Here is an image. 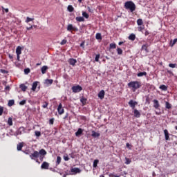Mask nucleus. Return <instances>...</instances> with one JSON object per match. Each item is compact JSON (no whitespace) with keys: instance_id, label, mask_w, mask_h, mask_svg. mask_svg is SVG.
Here are the masks:
<instances>
[{"instance_id":"1","label":"nucleus","mask_w":177,"mask_h":177,"mask_svg":"<svg viewBox=\"0 0 177 177\" xmlns=\"http://www.w3.org/2000/svg\"><path fill=\"white\" fill-rule=\"evenodd\" d=\"M128 86L133 91V92H136V90L142 87V82L138 81H131L128 83Z\"/></svg>"},{"instance_id":"2","label":"nucleus","mask_w":177,"mask_h":177,"mask_svg":"<svg viewBox=\"0 0 177 177\" xmlns=\"http://www.w3.org/2000/svg\"><path fill=\"white\" fill-rule=\"evenodd\" d=\"M124 6L127 10H129L131 13L136 10V5L132 1H126Z\"/></svg>"},{"instance_id":"3","label":"nucleus","mask_w":177,"mask_h":177,"mask_svg":"<svg viewBox=\"0 0 177 177\" xmlns=\"http://www.w3.org/2000/svg\"><path fill=\"white\" fill-rule=\"evenodd\" d=\"M17 60L20 62V55H21V47L20 46H17L16 48Z\"/></svg>"},{"instance_id":"4","label":"nucleus","mask_w":177,"mask_h":177,"mask_svg":"<svg viewBox=\"0 0 177 177\" xmlns=\"http://www.w3.org/2000/svg\"><path fill=\"white\" fill-rule=\"evenodd\" d=\"M72 91L74 93H78V92L82 91V87L80 85L74 86L72 87Z\"/></svg>"},{"instance_id":"5","label":"nucleus","mask_w":177,"mask_h":177,"mask_svg":"<svg viewBox=\"0 0 177 177\" xmlns=\"http://www.w3.org/2000/svg\"><path fill=\"white\" fill-rule=\"evenodd\" d=\"M138 102L133 101V100H130L129 102V106L131 107L133 110H135V107L137 106Z\"/></svg>"},{"instance_id":"6","label":"nucleus","mask_w":177,"mask_h":177,"mask_svg":"<svg viewBox=\"0 0 177 177\" xmlns=\"http://www.w3.org/2000/svg\"><path fill=\"white\" fill-rule=\"evenodd\" d=\"M38 157H39V153L38 151H35L33 153L30 154V158L31 160H34V158H38Z\"/></svg>"},{"instance_id":"7","label":"nucleus","mask_w":177,"mask_h":177,"mask_svg":"<svg viewBox=\"0 0 177 177\" xmlns=\"http://www.w3.org/2000/svg\"><path fill=\"white\" fill-rule=\"evenodd\" d=\"M24 133V127H20L15 133V136H18V135H22Z\"/></svg>"},{"instance_id":"8","label":"nucleus","mask_w":177,"mask_h":177,"mask_svg":"<svg viewBox=\"0 0 177 177\" xmlns=\"http://www.w3.org/2000/svg\"><path fill=\"white\" fill-rule=\"evenodd\" d=\"M57 111L59 115H62V114L64 113V109H63V105L62 104H59L57 107Z\"/></svg>"},{"instance_id":"9","label":"nucleus","mask_w":177,"mask_h":177,"mask_svg":"<svg viewBox=\"0 0 177 177\" xmlns=\"http://www.w3.org/2000/svg\"><path fill=\"white\" fill-rule=\"evenodd\" d=\"M71 171L72 172V174H74L75 175V174H81V169H80V168L78 167L72 168Z\"/></svg>"},{"instance_id":"10","label":"nucleus","mask_w":177,"mask_h":177,"mask_svg":"<svg viewBox=\"0 0 177 177\" xmlns=\"http://www.w3.org/2000/svg\"><path fill=\"white\" fill-rule=\"evenodd\" d=\"M72 30L74 31H78V28L73 27V24H68L67 26V31H71Z\"/></svg>"},{"instance_id":"11","label":"nucleus","mask_w":177,"mask_h":177,"mask_svg":"<svg viewBox=\"0 0 177 177\" xmlns=\"http://www.w3.org/2000/svg\"><path fill=\"white\" fill-rule=\"evenodd\" d=\"M41 169H49V163H48L47 162H44L41 164Z\"/></svg>"},{"instance_id":"12","label":"nucleus","mask_w":177,"mask_h":177,"mask_svg":"<svg viewBox=\"0 0 177 177\" xmlns=\"http://www.w3.org/2000/svg\"><path fill=\"white\" fill-rule=\"evenodd\" d=\"M151 45V44L150 43H146L145 44L142 45V50H145V52H149V50H147V48H149V46H150Z\"/></svg>"},{"instance_id":"13","label":"nucleus","mask_w":177,"mask_h":177,"mask_svg":"<svg viewBox=\"0 0 177 177\" xmlns=\"http://www.w3.org/2000/svg\"><path fill=\"white\" fill-rule=\"evenodd\" d=\"M68 63L69 64H71V66H75V63H77V59L74 58H71L68 60Z\"/></svg>"},{"instance_id":"14","label":"nucleus","mask_w":177,"mask_h":177,"mask_svg":"<svg viewBox=\"0 0 177 177\" xmlns=\"http://www.w3.org/2000/svg\"><path fill=\"white\" fill-rule=\"evenodd\" d=\"M98 97L101 100L104 99V90H102L98 93Z\"/></svg>"},{"instance_id":"15","label":"nucleus","mask_w":177,"mask_h":177,"mask_svg":"<svg viewBox=\"0 0 177 177\" xmlns=\"http://www.w3.org/2000/svg\"><path fill=\"white\" fill-rule=\"evenodd\" d=\"M133 113L134 117H136V118H140V112H139L138 109H134Z\"/></svg>"},{"instance_id":"16","label":"nucleus","mask_w":177,"mask_h":177,"mask_svg":"<svg viewBox=\"0 0 177 177\" xmlns=\"http://www.w3.org/2000/svg\"><path fill=\"white\" fill-rule=\"evenodd\" d=\"M164 133H165V140H169V133L168 132V130L165 129Z\"/></svg>"},{"instance_id":"17","label":"nucleus","mask_w":177,"mask_h":177,"mask_svg":"<svg viewBox=\"0 0 177 177\" xmlns=\"http://www.w3.org/2000/svg\"><path fill=\"white\" fill-rule=\"evenodd\" d=\"M153 107L156 109L160 107V103L158 102V100H153Z\"/></svg>"},{"instance_id":"18","label":"nucleus","mask_w":177,"mask_h":177,"mask_svg":"<svg viewBox=\"0 0 177 177\" xmlns=\"http://www.w3.org/2000/svg\"><path fill=\"white\" fill-rule=\"evenodd\" d=\"M37 86H38V82H35L32 83V91H33V92H35V90L37 89Z\"/></svg>"},{"instance_id":"19","label":"nucleus","mask_w":177,"mask_h":177,"mask_svg":"<svg viewBox=\"0 0 177 177\" xmlns=\"http://www.w3.org/2000/svg\"><path fill=\"white\" fill-rule=\"evenodd\" d=\"M159 89H161V91H164L166 92V91H168V86H165V84H162L159 86Z\"/></svg>"},{"instance_id":"20","label":"nucleus","mask_w":177,"mask_h":177,"mask_svg":"<svg viewBox=\"0 0 177 177\" xmlns=\"http://www.w3.org/2000/svg\"><path fill=\"white\" fill-rule=\"evenodd\" d=\"M91 136L93 138H99V136H100V133L95 132V131H92Z\"/></svg>"},{"instance_id":"21","label":"nucleus","mask_w":177,"mask_h":177,"mask_svg":"<svg viewBox=\"0 0 177 177\" xmlns=\"http://www.w3.org/2000/svg\"><path fill=\"white\" fill-rule=\"evenodd\" d=\"M82 132H83L82 129L81 128L78 129L77 132H75V136H77V137L81 136V135H82Z\"/></svg>"},{"instance_id":"22","label":"nucleus","mask_w":177,"mask_h":177,"mask_svg":"<svg viewBox=\"0 0 177 177\" xmlns=\"http://www.w3.org/2000/svg\"><path fill=\"white\" fill-rule=\"evenodd\" d=\"M39 156H46V151L44 149H41L39 151Z\"/></svg>"},{"instance_id":"23","label":"nucleus","mask_w":177,"mask_h":177,"mask_svg":"<svg viewBox=\"0 0 177 177\" xmlns=\"http://www.w3.org/2000/svg\"><path fill=\"white\" fill-rule=\"evenodd\" d=\"M47 70H48V66H44L41 68V73H42V74H46Z\"/></svg>"},{"instance_id":"24","label":"nucleus","mask_w":177,"mask_h":177,"mask_svg":"<svg viewBox=\"0 0 177 177\" xmlns=\"http://www.w3.org/2000/svg\"><path fill=\"white\" fill-rule=\"evenodd\" d=\"M23 149V142H20L17 145V149L18 150V151H21V149Z\"/></svg>"},{"instance_id":"25","label":"nucleus","mask_w":177,"mask_h":177,"mask_svg":"<svg viewBox=\"0 0 177 177\" xmlns=\"http://www.w3.org/2000/svg\"><path fill=\"white\" fill-rule=\"evenodd\" d=\"M129 39H130V41H135V39H136V35H135V34H131L129 36Z\"/></svg>"},{"instance_id":"26","label":"nucleus","mask_w":177,"mask_h":177,"mask_svg":"<svg viewBox=\"0 0 177 177\" xmlns=\"http://www.w3.org/2000/svg\"><path fill=\"white\" fill-rule=\"evenodd\" d=\"M146 75H147V72H140L137 74L138 77H146Z\"/></svg>"},{"instance_id":"27","label":"nucleus","mask_w":177,"mask_h":177,"mask_svg":"<svg viewBox=\"0 0 177 177\" xmlns=\"http://www.w3.org/2000/svg\"><path fill=\"white\" fill-rule=\"evenodd\" d=\"M45 82L47 85H52L53 84V80L46 79Z\"/></svg>"},{"instance_id":"28","label":"nucleus","mask_w":177,"mask_h":177,"mask_svg":"<svg viewBox=\"0 0 177 177\" xmlns=\"http://www.w3.org/2000/svg\"><path fill=\"white\" fill-rule=\"evenodd\" d=\"M13 104H15V100H10L8 101V106H9V107H12Z\"/></svg>"},{"instance_id":"29","label":"nucleus","mask_w":177,"mask_h":177,"mask_svg":"<svg viewBox=\"0 0 177 177\" xmlns=\"http://www.w3.org/2000/svg\"><path fill=\"white\" fill-rule=\"evenodd\" d=\"M75 20L77 21L81 22V21H84L85 19H84L83 17H77L75 18Z\"/></svg>"},{"instance_id":"30","label":"nucleus","mask_w":177,"mask_h":177,"mask_svg":"<svg viewBox=\"0 0 177 177\" xmlns=\"http://www.w3.org/2000/svg\"><path fill=\"white\" fill-rule=\"evenodd\" d=\"M20 88L21 89V91H23V92H26V91H27V86L24 84H21Z\"/></svg>"},{"instance_id":"31","label":"nucleus","mask_w":177,"mask_h":177,"mask_svg":"<svg viewBox=\"0 0 177 177\" xmlns=\"http://www.w3.org/2000/svg\"><path fill=\"white\" fill-rule=\"evenodd\" d=\"M62 162V157L57 156V161H56V166L59 165Z\"/></svg>"},{"instance_id":"32","label":"nucleus","mask_w":177,"mask_h":177,"mask_svg":"<svg viewBox=\"0 0 177 177\" xmlns=\"http://www.w3.org/2000/svg\"><path fill=\"white\" fill-rule=\"evenodd\" d=\"M97 164H99V160L95 159V160L93 161V168H96V167H97Z\"/></svg>"},{"instance_id":"33","label":"nucleus","mask_w":177,"mask_h":177,"mask_svg":"<svg viewBox=\"0 0 177 177\" xmlns=\"http://www.w3.org/2000/svg\"><path fill=\"white\" fill-rule=\"evenodd\" d=\"M131 162H132V160H131V159L128 158H125V162L124 164H126L127 165L131 164Z\"/></svg>"},{"instance_id":"34","label":"nucleus","mask_w":177,"mask_h":177,"mask_svg":"<svg viewBox=\"0 0 177 177\" xmlns=\"http://www.w3.org/2000/svg\"><path fill=\"white\" fill-rule=\"evenodd\" d=\"M110 49H115L117 45L115 43H111L109 44Z\"/></svg>"},{"instance_id":"35","label":"nucleus","mask_w":177,"mask_h":177,"mask_svg":"<svg viewBox=\"0 0 177 177\" xmlns=\"http://www.w3.org/2000/svg\"><path fill=\"white\" fill-rule=\"evenodd\" d=\"M8 124L10 125V127H12V125H13V120H12V118H8Z\"/></svg>"},{"instance_id":"36","label":"nucleus","mask_w":177,"mask_h":177,"mask_svg":"<svg viewBox=\"0 0 177 177\" xmlns=\"http://www.w3.org/2000/svg\"><path fill=\"white\" fill-rule=\"evenodd\" d=\"M86 98L82 97L81 99H80V102L81 103H82V104H86Z\"/></svg>"},{"instance_id":"37","label":"nucleus","mask_w":177,"mask_h":177,"mask_svg":"<svg viewBox=\"0 0 177 177\" xmlns=\"http://www.w3.org/2000/svg\"><path fill=\"white\" fill-rule=\"evenodd\" d=\"M137 24H138V26L143 25V20L142 19H138L137 20Z\"/></svg>"},{"instance_id":"38","label":"nucleus","mask_w":177,"mask_h":177,"mask_svg":"<svg viewBox=\"0 0 177 177\" xmlns=\"http://www.w3.org/2000/svg\"><path fill=\"white\" fill-rule=\"evenodd\" d=\"M68 12H74V7H73L71 5H69L68 6Z\"/></svg>"},{"instance_id":"39","label":"nucleus","mask_w":177,"mask_h":177,"mask_svg":"<svg viewBox=\"0 0 177 177\" xmlns=\"http://www.w3.org/2000/svg\"><path fill=\"white\" fill-rule=\"evenodd\" d=\"M82 16H83V17H85V19H89V15H88V13H86V12H83Z\"/></svg>"},{"instance_id":"40","label":"nucleus","mask_w":177,"mask_h":177,"mask_svg":"<svg viewBox=\"0 0 177 177\" xmlns=\"http://www.w3.org/2000/svg\"><path fill=\"white\" fill-rule=\"evenodd\" d=\"M33 20H34V18H30L29 17H27L25 22L30 23V21H33Z\"/></svg>"},{"instance_id":"41","label":"nucleus","mask_w":177,"mask_h":177,"mask_svg":"<svg viewBox=\"0 0 177 177\" xmlns=\"http://www.w3.org/2000/svg\"><path fill=\"white\" fill-rule=\"evenodd\" d=\"M177 42V39H174L172 41V40L170 41V46H174L175 44Z\"/></svg>"},{"instance_id":"42","label":"nucleus","mask_w":177,"mask_h":177,"mask_svg":"<svg viewBox=\"0 0 177 177\" xmlns=\"http://www.w3.org/2000/svg\"><path fill=\"white\" fill-rule=\"evenodd\" d=\"M95 38H96V39H102V34H100V33H97V34L95 35Z\"/></svg>"},{"instance_id":"43","label":"nucleus","mask_w":177,"mask_h":177,"mask_svg":"<svg viewBox=\"0 0 177 177\" xmlns=\"http://www.w3.org/2000/svg\"><path fill=\"white\" fill-rule=\"evenodd\" d=\"M165 107H166V109H171V107H172V106H171V104H169V102H166V103H165Z\"/></svg>"},{"instance_id":"44","label":"nucleus","mask_w":177,"mask_h":177,"mask_svg":"<svg viewBox=\"0 0 177 177\" xmlns=\"http://www.w3.org/2000/svg\"><path fill=\"white\" fill-rule=\"evenodd\" d=\"M30 70L29 68H25L24 69V74H26L27 75L28 74H30Z\"/></svg>"},{"instance_id":"45","label":"nucleus","mask_w":177,"mask_h":177,"mask_svg":"<svg viewBox=\"0 0 177 177\" xmlns=\"http://www.w3.org/2000/svg\"><path fill=\"white\" fill-rule=\"evenodd\" d=\"M117 52H118V55H122V49L118 48Z\"/></svg>"},{"instance_id":"46","label":"nucleus","mask_w":177,"mask_h":177,"mask_svg":"<svg viewBox=\"0 0 177 177\" xmlns=\"http://www.w3.org/2000/svg\"><path fill=\"white\" fill-rule=\"evenodd\" d=\"M27 102V101L26 100H23L22 101H21L19 102L20 106H24V104H26V103Z\"/></svg>"},{"instance_id":"47","label":"nucleus","mask_w":177,"mask_h":177,"mask_svg":"<svg viewBox=\"0 0 177 177\" xmlns=\"http://www.w3.org/2000/svg\"><path fill=\"white\" fill-rule=\"evenodd\" d=\"M48 104H49L48 102H45L44 104L42 105L43 109H46V107H48Z\"/></svg>"},{"instance_id":"48","label":"nucleus","mask_w":177,"mask_h":177,"mask_svg":"<svg viewBox=\"0 0 177 177\" xmlns=\"http://www.w3.org/2000/svg\"><path fill=\"white\" fill-rule=\"evenodd\" d=\"M169 67H171V68H175V67H176V64H169Z\"/></svg>"},{"instance_id":"49","label":"nucleus","mask_w":177,"mask_h":177,"mask_svg":"<svg viewBox=\"0 0 177 177\" xmlns=\"http://www.w3.org/2000/svg\"><path fill=\"white\" fill-rule=\"evenodd\" d=\"M99 59H100V54L96 55L95 56V62H99Z\"/></svg>"},{"instance_id":"50","label":"nucleus","mask_w":177,"mask_h":177,"mask_svg":"<svg viewBox=\"0 0 177 177\" xmlns=\"http://www.w3.org/2000/svg\"><path fill=\"white\" fill-rule=\"evenodd\" d=\"M66 44H67V40L66 39H63L61 41L60 45H66Z\"/></svg>"},{"instance_id":"51","label":"nucleus","mask_w":177,"mask_h":177,"mask_svg":"<svg viewBox=\"0 0 177 177\" xmlns=\"http://www.w3.org/2000/svg\"><path fill=\"white\" fill-rule=\"evenodd\" d=\"M64 161H68L70 160V158H68V156H64Z\"/></svg>"},{"instance_id":"52","label":"nucleus","mask_w":177,"mask_h":177,"mask_svg":"<svg viewBox=\"0 0 177 177\" xmlns=\"http://www.w3.org/2000/svg\"><path fill=\"white\" fill-rule=\"evenodd\" d=\"M3 114V107L0 106V115H2Z\"/></svg>"},{"instance_id":"53","label":"nucleus","mask_w":177,"mask_h":177,"mask_svg":"<svg viewBox=\"0 0 177 177\" xmlns=\"http://www.w3.org/2000/svg\"><path fill=\"white\" fill-rule=\"evenodd\" d=\"M33 27H35V26H30V27H27L26 30H28V31H30V30H32Z\"/></svg>"},{"instance_id":"54","label":"nucleus","mask_w":177,"mask_h":177,"mask_svg":"<svg viewBox=\"0 0 177 177\" xmlns=\"http://www.w3.org/2000/svg\"><path fill=\"white\" fill-rule=\"evenodd\" d=\"M2 10H5L6 13H8L9 12V9L8 8H5L3 7H1Z\"/></svg>"},{"instance_id":"55","label":"nucleus","mask_w":177,"mask_h":177,"mask_svg":"<svg viewBox=\"0 0 177 177\" xmlns=\"http://www.w3.org/2000/svg\"><path fill=\"white\" fill-rule=\"evenodd\" d=\"M87 10L90 12V13H93V10L91 9V7H87Z\"/></svg>"},{"instance_id":"56","label":"nucleus","mask_w":177,"mask_h":177,"mask_svg":"<svg viewBox=\"0 0 177 177\" xmlns=\"http://www.w3.org/2000/svg\"><path fill=\"white\" fill-rule=\"evenodd\" d=\"M53 122H54V119H50V120H49V124H50V125H53Z\"/></svg>"},{"instance_id":"57","label":"nucleus","mask_w":177,"mask_h":177,"mask_svg":"<svg viewBox=\"0 0 177 177\" xmlns=\"http://www.w3.org/2000/svg\"><path fill=\"white\" fill-rule=\"evenodd\" d=\"M36 136H41V132L40 131H35Z\"/></svg>"},{"instance_id":"58","label":"nucleus","mask_w":177,"mask_h":177,"mask_svg":"<svg viewBox=\"0 0 177 177\" xmlns=\"http://www.w3.org/2000/svg\"><path fill=\"white\" fill-rule=\"evenodd\" d=\"M44 156H42V155L39 156L40 161H44Z\"/></svg>"},{"instance_id":"59","label":"nucleus","mask_w":177,"mask_h":177,"mask_svg":"<svg viewBox=\"0 0 177 177\" xmlns=\"http://www.w3.org/2000/svg\"><path fill=\"white\" fill-rule=\"evenodd\" d=\"M142 30H145V27L143 26L138 27V31H142Z\"/></svg>"},{"instance_id":"60","label":"nucleus","mask_w":177,"mask_h":177,"mask_svg":"<svg viewBox=\"0 0 177 177\" xmlns=\"http://www.w3.org/2000/svg\"><path fill=\"white\" fill-rule=\"evenodd\" d=\"M1 73H3V74H8V71L3 70V69H1Z\"/></svg>"},{"instance_id":"61","label":"nucleus","mask_w":177,"mask_h":177,"mask_svg":"<svg viewBox=\"0 0 177 177\" xmlns=\"http://www.w3.org/2000/svg\"><path fill=\"white\" fill-rule=\"evenodd\" d=\"M84 45H85V42H84V41L82 42V43L80 44L81 48H84Z\"/></svg>"},{"instance_id":"62","label":"nucleus","mask_w":177,"mask_h":177,"mask_svg":"<svg viewBox=\"0 0 177 177\" xmlns=\"http://www.w3.org/2000/svg\"><path fill=\"white\" fill-rule=\"evenodd\" d=\"M145 35L146 36L149 35V30L145 31Z\"/></svg>"},{"instance_id":"63","label":"nucleus","mask_w":177,"mask_h":177,"mask_svg":"<svg viewBox=\"0 0 177 177\" xmlns=\"http://www.w3.org/2000/svg\"><path fill=\"white\" fill-rule=\"evenodd\" d=\"M8 57H9L10 59H13V55L9 54V55H8Z\"/></svg>"},{"instance_id":"64","label":"nucleus","mask_w":177,"mask_h":177,"mask_svg":"<svg viewBox=\"0 0 177 177\" xmlns=\"http://www.w3.org/2000/svg\"><path fill=\"white\" fill-rule=\"evenodd\" d=\"M70 156H71V158H75L74 153H71V154H70Z\"/></svg>"}]
</instances>
